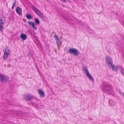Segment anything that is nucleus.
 <instances>
[{
	"label": "nucleus",
	"mask_w": 124,
	"mask_h": 124,
	"mask_svg": "<svg viewBox=\"0 0 124 124\" xmlns=\"http://www.w3.org/2000/svg\"><path fill=\"white\" fill-rule=\"evenodd\" d=\"M35 22L36 24L39 25V20L37 18H35Z\"/></svg>",
	"instance_id": "obj_19"
},
{
	"label": "nucleus",
	"mask_w": 124,
	"mask_h": 124,
	"mask_svg": "<svg viewBox=\"0 0 124 124\" xmlns=\"http://www.w3.org/2000/svg\"><path fill=\"white\" fill-rule=\"evenodd\" d=\"M62 2H66V0H61Z\"/></svg>",
	"instance_id": "obj_23"
},
{
	"label": "nucleus",
	"mask_w": 124,
	"mask_h": 124,
	"mask_svg": "<svg viewBox=\"0 0 124 124\" xmlns=\"http://www.w3.org/2000/svg\"><path fill=\"white\" fill-rule=\"evenodd\" d=\"M5 18L4 17L1 18L0 19V31L2 32L3 31V24L5 22Z\"/></svg>",
	"instance_id": "obj_4"
},
{
	"label": "nucleus",
	"mask_w": 124,
	"mask_h": 124,
	"mask_svg": "<svg viewBox=\"0 0 124 124\" xmlns=\"http://www.w3.org/2000/svg\"><path fill=\"white\" fill-rule=\"evenodd\" d=\"M4 53H6L7 55H8L10 54V52L9 51V49L8 47L5 49Z\"/></svg>",
	"instance_id": "obj_18"
},
{
	"label": "nucleus",
	"mask_w": 124,
	"mask_h": 124,
	"mask_svg": "<svg viewBox=\"0 0 124 124\" xmlns=\"http://www.w3.org/2000/svg\"><path fill=\"white\" fill-rule=\"evenodd\" d=\"M16 11L17 13L18 14H20L22 11V10L21 8L20 7H17Z\"/></svg>",
	"instance_id": "obj_13"
},
{
	"label": "nucleus",
	"mask_w": 124,
	"mask_h": 124,
	"mask_svg": "<svg viewBox=\"0 0 124 124\" xmlns=\"http://www.w3.org/2000/svg\"><path fill=\"white\" fill-rule=\"evenodd\" d=\"M106 63L108 64L109 67H110V66L113 64L111 61L110 58L107 57L106 58Z\"/></svg>",
	"instance_id": "obj_6"
},
{
	"label": "nucleus",
	"mask_w": 124,
	"mask_h": 124,
	"mask_svg": "<svg viewBox=\"0 0 124 124\" xmlns=\"http://www.w3.org/2000/svg\"><path fill=\"white\" fill-rule=\"evenodd\" d=\"M109 104L111 106H114L116 104L115 102L113 101L110 100L109 101Z\"/></svg>",
	"instance_id": "obj_12"
},
{
	"label": "nucleus",
	"mask_w": 124,
	"mask_h": 124,
	"mask_svg": "<svg viewBox=\"0 0 124 124\" xmlns=\"http://www.w3.org/2000/svg\"><path fill=\"white\" fill-rule=\"evenodd\" d=\"M20 37L23 40H24L26 39L27 36L25 34H24L23 33H22L21 34Z\"/></svg>",
	"instance_id": "obj_11"
},
{
	"label": "nucleus",
	"mask_w": 124,
	"mask_h": 124,
	"mask_svg": "<svg viewBox=\"0 0 124 124\" xmlns=\"http://www.w3.org/2000/svg\"><path fill=\"white\" fill-rule=\"evenodd\" d=\"M68 51L70 54H73L75 56H78V51L75 48H71L68 50Z\"/></svg>",
	"instance_id": "obj_3"
},
{
	"label": "nucleus",
	"mask_w": 124,
	"mask_h": 124,
	"mask_svg": "<svg viewBox=\"0 0 124 124\" xmlns=\"http://www.w3.org/2000/svg\"><path fill=\"white\" fill-rule=\"evenodd\" d=\"M38 92L40 95V96L42 97H44L45 96V93L44 91L42 90L39 89L38 90Z\"/></svg>",
	"instance_id": "obj_10"
},
{
	"label": "nucleus",
	"mask_w": 124,
	"mask_h": 124,
	"mask_svg": "<svg viewBox=\"0 0 124 124\" xmlns=\"http://www.w3.org/2000/svg\"><path fill=\"white\" fill-rule=\"evenodd\" d=\"M28 23L31 26H32L33 28H34L36 30L37 28L35 27L36 24L35 23L32 22H30L29 21H28Z\"/></svg>",
	"instance_id": "obj_7"
},
{
	"label": "nucleus",
	"mask_w": 124,
	"mask_h": 124,
	"mask_svg": "<svg viewBox=\"0 0 124 124\" xmlns=\"http://www.w3.org/2000/svg\"><path fill=\"white\" fill-rule=\"evenodd\" d=\"M123 96H124V93L123 94Z\"/></svg>",
	"instance_id": "obj_24"
},
{
	"label": "nucleus",
	"mask_w": 124,
	"mask_h": 124,
	"mask_svg": "<svg viewBox=\"0 0 124 124\" xmlns=\"http://www.w3.org/2000/svg\"><path fill=\"white\" fill-rule=\"evenodd\" d=\"M54 38L56 39V44L58 46H59V39L58 38V37L56 35H55L54 36Z\"/></svg>",
	"instance_id": "obj_14"
},
{
	"label": "nucleus",
	"mask_w": 124,
	"mask_h": 124,
	"mask_svg": "<svg viewBox=\"0 0 124 124\" xmlns=\"http://www.w3.org/2000/svg\"><path fill=\"white\" fill-rule=\"evenodd\" d=\"M42 19V20H45L46 17L44 16V15L40 11L37 14Z\"/></svg>",
	"instance_id": "obj_8"
},
{
	"label": "nucleus",
	"mask_w": 124,
	"mask_h": 124,
	"mask_svg": "<svg viewBox=\"0 0 124 124\" xmlns=\"http://www.w3.org/2000/svg\"><path fill=\"white\" fill-rule=\"evenodd\" d=\"M83 71L84 73L86 74L88 78L90 80L93 81H94V80L93 78L89 73L88 69L86 67H83Z\"/></svg>",
	"instance_id": "obj_1"
},
{
	"label": "nucleus",
	"mask_w": 124,
	"mask_h": 124,
	"mask_svg": "<svg viewBox=\"0 0 124 124\" xmlns=\"http://www.w3.org/2000/svg\"><path fill=\"white\" fill-rule=\"evenodd\" d=\"M32 8L34 11L36 12L37 14L39 11L34 6L32 7Z\"/></svg>",
	"instance_id": "obj_17"
},
{
	"label": "nucleus",
	"mask_w": 124,
	"mask_h": 124,
	"mask_svg": "<svg viewBox=\"0 0 124 124\" xmlns=\"http://www.w3.org/2000/svg\"><path fill=\"white\" fill-rule=\"evenodd\" d=\"M8 77L6 76L0 74V80L2 82L6 81L8 80Z\"/></svg>",
	"instance_id": "obj_5"
},
{
	"label": "nucleus",
	"mask_w": 124,
	"mask_h": 124,
	"mask_svg": "<svg viewBox=\"0 0 124 124\" xmlns=\"http://www.w3.org/2000/svg\"><path fill=\"white\" fill-rule=\"evenodd\" d=\"M110 67H112V69L113 70L115 71H117L118 69L117 68L115 67L113 64L112 65H111Z\"/></svg>",
	"instance_id": "obj_15"
},
{
	"label": "nucleus",
	"mask_w": 124,
	"mask_h": 124,
	"mask_svg": "<svg viewBox=\"0 0 124 124\" xmlns=\"http://www.w3.org/2000/svg\"><path fill=\"white\" fill-rule=\"evenodd\" d=\"M25 98H26V101H30L32 99L33 96L31 95L28 94L26 95Z\"/></svg>",
	"instance_id": "obj_9"
},
{
	"label": "nucleus",
	"mask_w": 124,
	"mask_h": 124,
	"mask_svg": "<svg viewBox=\"0 0 124 124\" xmlns=\"http://www.w3.org/2000/svg\"><path fill=\"white\" fill-rule=\"evenodd\" d=\"M16 3V0H15L12 6V9H13L14 7L15 6Z\"/></svg>",
	"instance_id": "obj_21"
},
{
	"label": "nucleus",
	"mask_w": 124,
	"mask_h": 124,
	"mask_svg": "<svg viewBox=\"0 0 124 124\" xmlns=\"http://www.w3.org/2000/svg\"><path fill=\"white\" fill-rule=\"evenodd\" d=\"M25 16L27 19H31L32 18V16L29 14H26V15Z\"/></svg>",
	"instance_id": "obj_16"
},
{
	"label": "nucleus",
	"mask_w": 124,
	"mask_h": 124,
	"mask_svg": "<svg viewBox=\"0 0 124 124\" xmlns=\"http://www.w3.org/2000/svg\"><path fill=\"white\" fill-rule=\"evenodd\" d=\"M121 68L122 69L121 70V72L122 74L124 76V70L122 69V68Z\"/></svg>",
	"instance_id": "obj_22"
},
{
	"label": "nucleus",
	"mask_w": 124,
	"mask_h": 124,
	"mask_svg": "<svg viewBox=\"0 0 124 124\" xmlns=\"http://www.w3.org/2000/svg\"><path fill=\"white\" fill-rule=\"evenodd\" d=\"M8 55H7V54H6V53H4V54L3 55V58L5 60H6V59L8 57Z\"/></svg>",
	"instance_id": "obj_20"
},
{
	"label": "nucleus",
	"mask_w": 124,
	"mask_h": 124,
	"mask_svg": "<svg viewBox=\"0 0 124 124\" xmlns=\"http://www.w3.org/2000/svg\"><path fill=\"white\" fill-rule=\"evenodd\" d=\"M111 87L110 85H104L103 86V90L104 92L108 93L110 91Z\"/></svg>",
	"instance_id": "obj_2"
}]
</instances>
